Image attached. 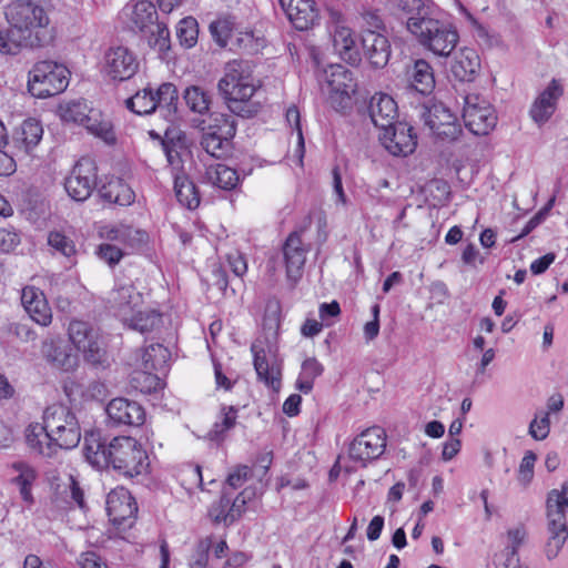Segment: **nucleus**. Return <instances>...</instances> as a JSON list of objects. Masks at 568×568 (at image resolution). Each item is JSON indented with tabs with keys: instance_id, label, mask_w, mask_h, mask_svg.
<instances>
[{
	"instance_id": "9d476101",
	"label": "nucleus",
	"mask_w": 568,
	"mask_h": 568,
	"mask_svg": "<svg viewBox=\"0 0 568 568\" xmlns=\"http://www.w3.org/2000/svg\"><path fill=\"white\" fill-rule=\"evenodd\" d=\"M463 119L475 135H487L497 124L494 106L483 97L469 93L464 98Z\"/></svg>"
},
{
	"instance_id": "4be33fe9",
	"label": "nucleus",
	"mask_w": 568,
	"mask_h": 568,
	"mask_svg": "<svg viewBox=\"0 0 568 568\" xmlns=\"http://www.w3.org/2000/svg\"><path fill=\"white\" fill-rule=\"evenodd\" d=\"M21 303L31 320L41 326L52 322V313L47 297L39 286H22Z\"/></svg>"
},
{
	"instance_id": "c03bdc74",
	"label": "nucleus",
	"mask_w": 568,
	"mask_h": 568,
	"mask_svg": "<svg viewBox=\"0 0 568 568\" xmlns=\"http://www.w3.org/2000/svg\"><path fill=\"white\" fill-rule=\"evenodd\" d=\"M153 89L144 88L125 100V106L135 114H151L155 111Z\"/></svg>"
},
{
	"instance_id": "9b49d317",
	"label": "nucleus",
	"mask_w": 568,
	"mask_h": 568,
	"mask_svg": "<svg viewBox=\"0 0 568 568\" xmlns=\"http://www.w3.org/2000/svg\"><path fill=\"white\" fill-rule=\"evenodd\" d=\"M386 448V433L383 428L374 426L362 432L351 443L349 458L365 467L369 462L378 459Z\"/></svg>"
},
{
	"instance_id": "f704fd0d",
	"label": "nucleus",
	"mask_w": 568,
	"mask_h": 568,
	"mask_svg": "<svg viewBox=\"0 0 568 568\" xmlns=\"http://www.w3.org/2000/svg\"><path fill=\"white\" fill-rule=\"evenodd\" d=\"M83 128H85L90 134L99 138L109 145H113L116 142L113 124L110 120L105 119L99 110H94V112L91 113V116L87 119Z\"/></svg>"
},
{
	"instance_id": "a19ab883",
	"label": "nucleus",
	"mask_w": 568,
	"mask_h": 568,
	"mask_svg": "<svg viewBox=\"0 0 568 568\" xmlns=\"http://www.w3.org/2000/svg\"><path fill=\"white\" fill-rule=\"evenodd\" d=\"M323 372V365L315 357L306 358L302 363L301 373L295 384L296 388L304 394L311 393L315 378L321 376Z\"/></svg>"
},
{
	"instance_id": "dca6fc26",
	"label": "nucleus",
	"mask_w": 568,
	"mask_h": 568,
	"mask_svg": "<svg viewBox=\"0 0 568 568\" xmlns=\"http://www.w3.org/2000/svg\"><path fill=\"white\" fill-rule=\"evenodd\" d=\"M425 123L444 142H454L463 134L457 116L442 102L433 103L425 113Z\"/></svg>"
},
{
	"instance_id": "37998d69",
	"label": "nucleus",
	"mask_w": 568,
	"mask_h": 568,
	"mask_svg": "<svg viewBox=\"0 0 568 568\" xmlns=\"http://www.w3.org/2000/svg\"><path fill=\"white\" fill-rule=\"evenodd\" d=\"M60 116L65 122H72L79 125H84L87 119L91 116L94 109L90 108L85 101H70L60 105Z\"/></svg>"
},
{
	"instance_id": "ea45409f",
	"label": "nucleus",
	"mask_w": 568,
	"mask_h": 568,
	"mask_svg": "<svg viewBox=\"0 0 568 568\" xmlns=\"http://www.w3.org/2000/svg\"><path fill=\"white\" fill-rule=\"evenodd\" d=\"M174 190L178 201L190 210L200 205V193L187 175H178L174 181Z\"/></svg>"
},
{
	"instance_id": "b1692460",
	"label": "nucleus",
	"mask_w": 568,
	"mask_h": 568,
	"mask_svg": "<svg viewBox=\"0 0 568 568\" xmlns=\"http://www.w3.org/2000/svg\"><path fill=\"white\" fill-rule=\"evenodd\" d=\"M43 135V128L40 121L33 118L24 120L12 133V146L17 154H31L40 143Z\"/></svg>"
},
{
	"instance_id": "393cba45",
	"label": "nucleus",
	"mask_w": 568,
	"mask_h": 568,
	"mask_svg": "<svg viewBox=\"0 0 568 568\" xmlns=\"http://www.w3.org/2000/svg\"><path fill=\"white\" fill-rule=\"evenodd\" d=\"M41 353L52 367L60 371L73 372L78 367V356L72 353L69 346L63 345L60 341L53 338L44 339Z\"/></svg>"
},
{
	"instance_id": "f03ea898",
	"label": "nucleus",
	"mask_w": 568,
	"mask_h": 568,
	"mask_svg": "<svg viewBox=\"0 0 568 568\" xmlns=\"http://www.w3.org/2000/svg\"><path fill=\"white\" fill-rule=\"evenodd\" d=\"M261 81L254 77V67L246 60H232L224 67L217 89L229 110L241 118L251 119L262 110V103L254 99Z\"/></svg>"
},
{
	"instance_id": "423d86ee",
	"label": "nucleus",
	"mask_w": 568,
	"mask_h": 568,
	"mask_svg": "<svg viewBox=\"0 0 568 568\" xmlns=\"http://www.w3.org/2000/svg\"><path fill=\"white\" fill-rule=\"evenodd\" d=\"M42 420L61 449L75 448L81 440V428L75 413L67 405L53 404L43 412Z\"/></svg>"
},
{
	"instance_id": "864d4df0",
	"label": "nucleus",
	"mask_w": 568,
	"mask_h": 568,
	"mask_svg": "<svg viewBox=\"0 0 568 568\" xmlns=\"http://www.w3.org/2000/svg\"><path fill=\"white\" fill-rule=\"evenodd\" d=\"M155 106L175 109L179 100L176 87L173 83H162L155 91L153 90Z\"/></svg>"
},
{
	"instance_id": "f3484780",
	"label": "nucleus",
	"mask_w": 568,
	"mask_h": 568,
	"mask_svg": "<svg viewBox=\"0 0 568 568\" xmlns=\"http://www.w3.org/2000/svg\"><path fill=\"white\" fill-rule=\"evenodd\" d=\"M379 135L383 146L395 156H407L417 146V134L414 128L406 122H396L382 129Z\"/></svg>"
},
{
	"instance_id": "c9c22d12",
	"label": "nucleus",
	"mask_w": 568,
	"mask_h": 568,
	"mask_svg": "<svg viewBox=\"0 0 568 568\" xmlns=\"http://www.w3.org/2000/svg\"><path fill=\"white\" fill-rule=\"evenodd\" d=\"M170 357V351L162 344H151L142 352L141 368L164 373Z\"/></svg>"
},
{
	"instance_id": "f8f14e48",
	"label": "nucleus",
	"mask_w": 568,
	"mask_h": 568,
	"mask_svg": "<svg viewBox=\"0 0 568 568\" xmlns=\"http://www.w3.org/2000/svg\"><path fill=\"white\" fill-rule=\"evenodd\" d=\"M311 223L312 219L307 215L304 225L291 232L283 244L286 273L288 278L294 282L301 280L306 262V255L311 250V245L305 244L302 240L303 233Z\"/></svg>"
},
{
	"instance_id": "7ed1b4c3",
	"label": "nucleus",
	"mask_w": 568,
	"mask_h": 568,
	"mask_svg": "<svg viewBox=\"0 0 568 568\" xmlns=\"http://www.w3.org/2000/svg\"><path fill=\"white\" fill-rule=\"evenodd\" d=\"M406 27L419 45L436 57H449L459 41V33L453 23L436 19L425 10L410 16Z\"/></svg>"
},
{
	"instance_id": "49530a36",
	"label": "nucleus",
	"mask_w": 568,
	"mask_h": 568,
	"mask_svg": "<svg viewBox=\"0 0 568 568\" xmlns=\"http://www.w3.org/2000/svg\"><path fill=\"white\" fill-rule=\"evenodd\" d=\"M78 351L83 353L85 362L92 366L102 368L106 367L108 354L99 334L91 338L90 342L85 344L84 348H79Z\"/></svg>"
},
{
	"instance_id": "c756f323",
	"label": "nucleus",
	"mask_w": 568,
	"mask_h": 568,
	"mask_svg": "<svg viewBox=\"0 0 568 568\" xmlns=\"http://www.w3.org/2000/svg\"><path fill=\"white\" fill-rule=\"evenodd\" d=\"M480 69V59L476 50L462 48L456 54L450 72L453 77L462 82H473Z\"/></svg>"
},
{
	"instance_id": "a878e982",
	"label": "nucleus",
	"mask_w": 568,
	"mask_h": 568,
	"mask_svg": "<svg viewBox=\"0 0 568 568\" xmlns=\"http://www.w3.org/2000/svg\"><path fill=\"white\" fill-rule=\"evenodd\" d=\"M333 47L339 58L351 65H358L362 54L357 48L355 33L352 28L337 23L333 31Z\"/></svg>"
},
{
	"instance_id": "a211bd4d",
	"label": "nucleus",
	"mask_w": 568,
	"mask_h": 568,
	"mask_svg": "<svg viewBox=\"0 0 568 568\" xmlns=\"http://www.w3.org/2000/svg\"><path fill=\"white\" fill-rule=\"evenodd\" d=\"M251 351L258 381L277 390L281 387V362L270 347L266 349L262 341H255L251 346Z\"/></svg>"
},
{
	"instance_id": "412c9836",
	"label": "nucleus",
	"mask_w": 568,
	"mask_h": 568,
	"mask_svg": "<svg viewBox=\"0 0 568 568\" xmlns=\"http://www.w3.org/2000/svg\"><path fill=\"white\" fill-rule=\"evenodd\" d=\"M361 45L364 58L373 68L382 69L388 63L392 49L390 42L384 33H363Z\"/></svg>"
},
{
	"instance_id": "052dcab7",
	"label": "nucleus",
	"mask_w": 568,
	"mask_h": 568,
	"mask_svg": "<svg viewBox=\"0 0 568 568\" xmlns=\"http://www.w3.org/2000/svg\"><path fill=\"white\" fill-rule=\"evenodd\" d=\"M254 493L248 489H244L241 491L233 500L230 501V510L229 518L231 521H236L242 514L245 511V506L248 500L253 497Z\"/></svg>"
},
{
	"instance_id": "a18cd8bd",
	"label": "nucleus",
	"mask_w": 568,
	"mask_h": 568,
	"mask_svg": "<svg viewBox=\"0 0 568 568\" xmlns=\"http://www.w3.org/2000/svg\"><path fill=\"white\" fill-rule=\"evenodd\" d=\"M13 468L19 473L13 478V481L19 487L22 499L28 504H32L31 486L37 478L34 469L24 463L14 464Z\"/></svg>"
},
{
	"instance_id": "e433bc0d",
	"label": "nucleus",
	"mask_w": 568,
	"mask_h": 568,
	"mask_svg": "<svg viewBox=\"0 0 568 568\" xmlns=\"http://www.w3.org/2000/svg\"><path fill=\"white\" fill-rule=\"evenodd\" d=\"M111 301L119 310V315L128 317V311H134L142 303V294L135 290V286H119L112 291Z\"/></svg>"
},
{
	"instance_id": "338daca9",
	"label": "nucleus",
	"mask_w": 568,
	"mask_h": 568,
	"mask_svg": "<svg viewBox=\"0 0 568 568\" xmlns=\"http://www.w3.org/2000/svg\"><path fill=\"white\" fill-rule=\"evenodd\" d=\"M237 48L246 52L258 51L261 43L260 39L254 36L253 31L240 32L236 37Z\"/></svg>"
},
{
	"instance_id": "e2e57ef3",
	"label": "nucleus",
	"mask_w": 568,
	"mask_h": 568,
	"mask_svg": "<svg viewBox=\"0 0 568 568\" xmlns=\"http://www.w3.org/2000/svg\"><path fill=\"white\" fill-rule=\"evenodd\" d=\"M210 30L212 36L222 47H226L229 40L233 38V34L231 33L232 30L230 29L229 22L226 20L213 21L210 24Z\"/></svg>"
},
{
	"instance_id": "f257e3e1",
	"label": "nucleus",
	"mask_w": 568,
	"mask_h": 568,
	"mask_svg": "<svg viewBox=\"0 0 568 568\" xmlns=\"http://www.w3.org/2000/svg\"><path fill=\"white\" fill-rule=\"evenodd\" d=\"M83 453L95 467L112 468L125 477L148 473L149 456L142 445L130 436H116L106 442L99 430L85 433Z\"/></svg>"
},
{
	"instance_id": "6e6d98bb",
	"label": "nucleus",
	"mask_w": 568,
	"mask_h": 568,
	"mask_svg": "<svg viewBox=\"0 0 568 568\" xmlns=\"http://www.w3.org/2000/svg\"><path fill=\"white\" fill-rule=\"evenodd\" d=\"M536 459L537 456L534 452L528 450L525 453V456L520 462L518 470V481L521 485L527 486L531 481L534 477V467Z\"/></svg>"
},
{
	"instance_id": "de8ad7c7",
	"label": "nucleus",
	"mask_w": 568,
	"mask_h": 568,
	"mask_svg": "<svg viewBox=\"0 0 568 568\" xmlns=\"http://www.w3.org/2000/svg\"><path fill=\"white\" fill-rule=\"evenodd\" d=\"M158 372L142 368L135 372L131 378V385L143 394H150L162 387V379Z\"/></svg>"
},
{
	"instance_id": "79ce46f5",
	"label": "nucleus",
	"mask_w": 568,
	"mask_h": 568,
	"mask_svg": "<svg viewBox=\"0 0 568 568\" xmlns=\"http://www.w3.org/2000/svg\"><path fill=\"white\" fill-rule=\"evenodd\" d=\"M183 99L187 108L199 114L209 112L212 98L207 91L199 85H191L184 90Z\"/></svg>"
},
{
	"instance_id": "4468645a",
	"label": "nucleus",
	"mask_w": 568,
	"mask_h": 568,
	"mask_svg": "<svg viewBox=\"0 0 568 568\" xmlns=\"http://www.w3.org/2000/svg\"><path fill=\"white\" fill-rule=\"evenodd\" d=\"M109 520L118 529L131 528L135 521L138 505L131 493L124 487H116L106 496Z\"/></svg>"
},
{
	"instance_id": "bb28decb",
	"label": "nucleus",
	"mask_w": 568,
	"mask_h": 568,
	"mask_svg": "<svg viewBox=\"0 0 568 568\" xmlns=\"http://www.w3.org/2000/svg\"><path fill=\"white\" fill-rule=\"evenodd\" d=\"M99 235L102 239L119 242L132 248L145 244L149 240V235L145 231L134 229L123 223L103 225L99 230Z\"/></svg>"
},
{
	"instance_id": "2eb2a0df",
	"label": "nucleus",
	"mask_w": 568,
	"mask_h": 568,
	"mask_svg": "<svg viewBox=\"0 0 568 568\" xmlns=\"http://www.w3.org/2000/svg\"><path fill=\"white\" fill-rule=\"evenodd\" d=\"M325 72L332 103L336 109H345L357 90L353 72L342 64H333Z\"/></svg>"
},
{
	"instance_id": "bf43d9fd",
	"label": "nucleus",
	"mask_w": 568,
	"mask_h": 568,
	"mask_svg": "<svg viewBox=\"0 0 568 568\" xmlns=\"http://www.w3.org/2000/svg\"><path fill=\"white\" fill-rule=\"evenodd\" d=\"M182 484L186 486L187 489H192L194 487H199L203 489V476L202 469L197 465H189L181 473Z\"/></svg>"
},
{
	"instance_id": "ddd939ff",
	"label": "nucleus",
	"mask_w": 568,
	"mask_h": 568,
	"mask_svg": "<svg viewBox=\"0 0 568 568\" xmlns=\"http://www.w3.org/2000/svg\"><path fill=\"white\" fill-rule=\"evenodd\" d=\"M103 71L112 81H128L140 69L136 54L123 45L111 47L104 53Z\"/></svg>"
},
{
	"instance_id": "4c0bfd02",
	"label": "nucleus",
	"mask_w": 568,
	"mask_h": 568,
	"mask_svg": "<svg viewBox=\"0 0 568 568\" xmlns=\"http://www.w3.org/2000/svg\"><path fill=\"white\" fill-rule=\"evenodd\" d=\"M101 196L109 203L128 206L134 202L135 194L128 184L116 180L102 186Z\"/></svg>"
},
{
	"instance_id": "c85d7f7f",
	"label": "nucleus",
	"mask_w": 568,
	"mask_h": 568,
	"mask_svg": "<svg viewBox=\"0 0 568 568\" xmlns=\"http://www.w3.org/2000/svg\"><path fill=\"white\" fill-rule=\"evenodd\" d=\"M369 115L375 126L384 129L396 123L395 119L398 115L397 103L387 93H376L372 97L369 102Z\"/></svg>"
},
{
	"instance_id": "58836bf2",
	"label": "nucleus",
	"mask_w": 568,
	"mask_h": 568,
	"mask_svg": "<svg viewBox=\"0 0 568 568\" xmlns=\"http://www.w3.org/2000/svg\"><path fill=\"white\" fill-rule=\"evenodd\" d=\"M158 18L155 7L152 2L140 0L131 8L130 21L134 29L145 31Z\"/></svg>"
},
{
	"instance_id": "6ab92c4d",
	"label": "nucleus",
	"mask_w": 568,
	"mask_h": 568,
	"mask_svg": "<svg viewBox=\"0 0 568 568\" xmlns=\"http://www.w3.org/2000/svg\"><path fill=\"white\" fill-rule=\"evenodd\" d=\"M105 413L113 426H140L145 420L144 408L138 402L124 397L111 399Z\"/></svg>"
},
{
	"instance_id": "8fccbe9b",
	"label": "nucleus",
	"mask_w": 568,
	"mask_h": 568,
	"mask_svg": "<svg viewBox=\"0 0 568 568\" xmlns=\"http://www.w3.org/2000/svg\"><path fill=\"white\" fill-rule=\"evenodd\" d=\"M199 36L197 21L192 17L183 18L176 27V37L185 48L195 45Z\"/></svg>"
},
{
	"instance_id": "7c9ffc66",
	"label": "nucleus",
	"mask_w": 568,
	"mask_h": 568,
	"mask_svg": "<svg viewBox=\"0 0 568 568\" xmlns=\"http://www.w3.org/2000/svg\"><path fill=\"white\" fill-rule=\"evenodd\" d=\"M52 438L53 436L47 430L44 422L42 424L30 425L27 428L26 439L29 448L43 457L51 458L61 449L59 445H55V440Z\"/></svg>"
},
{
	"instance_id": "680f3d73",
	"label": "nucleus",
	"mask_w": 568,
	"mask_h": 568,
	"mask_svg": "<svg viewBox=\"0 0 568 568\" xmlns=\"http://www.w3.org/2000/svg\"><path fill=\"white\" fill-rule=\"evenodd\" d=\"M12 31L0 30V52L3 54H18L23 45L21 39H13L11 36Z\"/></svg>"
},
{
	"instance_id": "13d9d810",
	"label": "nucleus",
	"mask_w": 568,
	"mask_h": 568,
	"mask_svg": "<svg viewBox=\"0 0 568 568\" xmlns=\"http://www.w3.org/2000/svg\"><path fill=\"white\" fill-rule=\"evenodd\" d=\"M550 432L549 414L545 413L540 418L536 416L529 425V435L536 440L545 439Z\"/></svg>"
},
{
	"instance_id": "69168bd1",
	"label": "nucleus",
	"mask_w": 568,
	"mask_h": 568,
	"mask_svg": "<svg viewBox=\"0 0 568 568\" xmlns=\"http://www.w3.org/2000/svg\"><path fill=\"white\" fill-rule=\"evenodd\" d=\"M98 255L101 260L105 261L110 266L115 265L123 257V252L119 247L103 243L99 245Z\"/></svg>"
},
{
	"instance_id": "5fc2aeb1",
	"label": "nucleus",
	"mask_w": 568,
	"mask_h": 568,
	"mask_svg": "<svg viewBox=\"0 0 568 568\" xmlns=\"http://www.w3.org/2000/svg\"><path fill=\"white\" fill-rule=\"evenodd\" d=\"M361 36L363 33L374 32L384 33L386 27L378 10H366L361 13Z\"/></svg>"
},
{
	"instance_id": "0eeeda50",
	"label": "nucleus",
	"mask_w": 568,
	"mask_h": 568,
	"mask_svg": "<svg viewBox=\"0 0 568 568\" xmlns=\"http://www.w3.org/2000/svg\"><path fill=\"white\" fill-rule=\"evenodd\" d=\"M69 70L54 61H39L29 71L28 90L34 98L47 99L63 92L69 85Z\"/></svg>"
},
{
	"instance_id": "5701e85b",
	"label": "nucleus",
	"mask_w": 568,
	"mask_h": 568,
	"mask_svg": "<svg viewBox=\"0 0 568 568\" xmlns=\"http://www.w3.org/2000/svg\"><path fill=\"white\" fill-rule=\"evenodd\" d=\"M564 94L561 84L552 79L548 87L536 98L531 104L529 114L538 123H546L557 109L559 98Z\"/></svg>"
},
{
	"instance_id": "aec40b11",
	"label": "nucleus",
	"mask_w": 568,
	"mask_h": 568,
	"mask_svg": "<svg viewBox=\"0 0 568 568\" xmlns=\"http://www.w3.org/2000/svg\"><path fill=\"white\" fill-rule=\"evenodd\" d=\"M278 3L296 30L306 31L318 20V9L314 0H278Z\"/></svg>"
},
{
	"instance_id": "774afa93",
	"label": "nucleus",
	"mask_w": 568,
	"mask_h": 568,
	"mask_svg": "<svg viewBox=\"0 0 568 568\" xmlns=\"http://www.w3.org/2000/svg\"><path fill=\"white\" fill-rule=\"evenodd\" d=\"M78 564L81 568H108L105 561L95 551L81 552Z\"/></svg>"
},
{
	"instance_id": "603ef678",
	"label": "nucleus",
	"mask_w": 568,
	"mask_h": 568,
	"mask_svg": "<svg viewBox=\"0 0 568 568\" xmlns=\"http://www.w3.org/2000/svg\"><path fill=\"white\" fill-rule=\"evenodd\" d=\"M48 244L65 257H71L77 253L73 240L61 231H51L48 235Z\"/></svg>"
},
{
	"instance_id": "473e14b6",
	"label": "nucleus",
	"mask_w": 568,
	"mask_h": 568,
	"mask_svg": "<svg viewBox=\"0 0 568 568\" xmlns=\"http://www.w3.org/2000/svg\"><path fill=\"white\" fill-rule=\"evenodd\" d=\"M410 85L423 95L430 94L435 89L434 69L425 59L416 60L407 71Z\"/></svg>"
},
{
	"instance_id": "09e8293b",
	"label": "nucleus",
	"mask_w": 568,
	"mask_h": 568,
	"mask_svg": "<svg viewBox=\"0 0 568 568\" xmlns=\"http://www.w3.org/2000/svg\"><path fill=\"white\" fill-rule=\"evenodd\" d=\"M68 332L70 341L78 349L84 348L85 344L98 334L89 323L82 321H72Z\"/></svg>"
},
{
	"instance_id": "cd10ccee",
	"label": "nucleus",
	"mask_w": 568,
	"mask_h": 568,
	"mask_svg": "<svg viewBox=\"0 0 568 568\" xmlns=\"http://www.w3.org/2000/svg\"><path fill=\"white\" fill-rule=\"evenodd\" d=\"M246 273V257L237 250L226 254L225 264H217L213 267V274L217 284H229L230 281L243 282Z\"/></svg>"
},
{
	"instance_id": "4d7b16f0",
	"label": "nucleus",
	"mask_w": 568,
	"mask_h": 568,
	"mask_svg": "<svg viewBox=\"0 0 568 568\" xmlns=\"http://www.w3.org/2000/svg\"><path fill=\"white\" fill-rule=\"evenodd\" d=\"M9 335L17 337L23 343L32 342L37 338V333L27 323L12 322L6 327Z\"/></svg>"
},
{
	"instance_id": "72a5a7b5",
	"label": "nucleus",
	"mask_w": 568,
	"mask_h": 568,
	"mask_svg": "<svg viewBox=\"0 0 568 568\" xmlns=\"http://www.w3.org/2000/svg\"><path fill=\"white\" fill-rule=\"evenodd\" d=\"M124 324L142 334L158 331L163 325V314L158 310L136 311L130 317H123Z\"/></svg>"
},
{
	"instance_id": "3c124183",
	"label": "nucleus",
	"mask_w": 568,
	"mask_h": 568,
	"mask_svg": "<svg viewBox=\"0 0 568 568\" xmlns=\"http://www.w3.org/2000/svg\"><path fill=\"white\" fill-rule=\"evenodd\" d=\"M230 501L231 496L223 491L220 499L210 506L207 515L214 524H223L224 526L233 524L231 518H229V514H231Z\"/></svg>"
},
{
	"instance_id": "6e6552de",
	"label": "nucleus",
	"mask_w": 568,
	"mask_h": 568,
	"mask_svg": "<svg viewBox=\"0 0 568 568\" xmlns=\"http://www.w3.org/2000/svg\"><path fill=\"white\" fill-rule=\"evenodd\" d=\"M236 122L226 113H211L209 124L201 139V145L207 154L222 159L232 153Z\"/></svg>"
},
{
	"instance_id": "20e7f679",
	"label": "nucleus",
	"mask_w": 568,
	"mask_h": 568,
	"mask_svg": "<svg viewBox=\"0 0 568 568\" xmlns=\"http://www.w3.org/2000/svg\"><path fill=\"white\" fill-rule=\"evenodd\" d=\"M6 18L21 33L20 39L30 40L32 45L43 47L54 38L48 13L33 0H13L6 9Z\"/></svg>"
},
{
	"instance_id": "1a4fd4ad",
	"label": "nucleus",
	"mask_w": 568,
	"mask_h": 568,
	"mask_svg": "<svg viewBox=\"0 0 568 568\" xmlns=\"http://www.w3.org/2000/svg\"><path fill=\"white\" fill-rule=\"evenodd\" d=\"M98 185V165L91 156H81L64 180V190L77 201L88 200Z\"/></svg>"
},
{
	"instance_id": "39448f33",
	"label": "nucleus",
	"mask_w": 568,
	"mask_h": 568,
	"mask_svg": "<svg viewBox=\"0 0 568 568\" xmlns=\"http://www.w3.org/2000/svg\"><path fill=\"white\" fill-rule=\"evenodd\" d=\"M568 480L561 486V490L554 489L547 498L548 532L549 538L545 552L548 560L556 558L568 537Z\"/></svg>"
},
{
	"instance_id": "2f4dec72",
	"label": "nucleus",
	"mask_w": 568,
	"mask_h": 568,
	"mask_svg": "<svg viewBox=\"0 0 568 568\" xmlns=\"http://www.w3.org/2000/svg\"><path fill=\"white\" fill-rule=\"evenodd\" d=\"M203 182L221 190L230 191L237 186L240 176L235 169L216 162L205 165Z\"/></svg>"
},
{
	"instance_id": "0e129e2a",
	"label": "nucleus",
	"mask_w": 568,
	"mask_h": 568,
	"mask_svg": "<svg viewBox=\"0 0 568 568\" xmlns=\"http://www.w3.org/2000/svg\"><path fill=\"white\" fill-rule=\"evenodd\" d=\"M20 235L13 229H0V253H10L20 244Z\"/></svg>"
}]
</instances>
